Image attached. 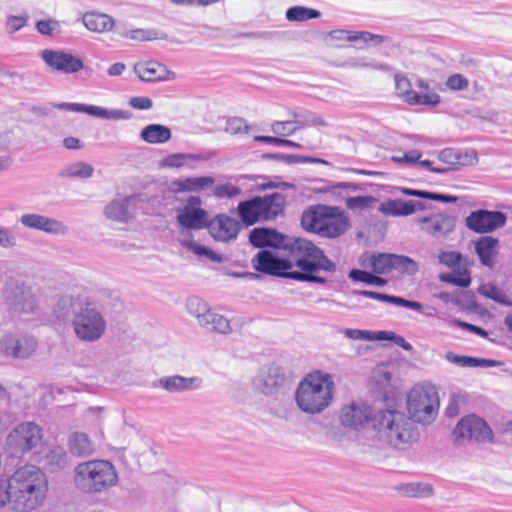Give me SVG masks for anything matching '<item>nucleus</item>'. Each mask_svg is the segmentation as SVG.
Instances as JSON below:
<instances>
[{
    "instance_id": "1",
    "label": "nucleus",
    "mask_w": 512,
    "mask_h": 512,
    "mask_svg": "<svg viewBox=\"0 0 512 512\" xmlns=\"http://www.w3.org/2000/svg\"><path fill=\"white\" fill-rule=\"evenodd\" d=\"M286 250V257H277L266 249L260 250L252 259L253 268L271 276L320 284L326 283V279L316 275L317 272H334L336 269L323 251L309 240L294 238Z\"/></svg>"
},
{
    "instance_id": "2",
    "label": "nucleus",
    "mask_w": 512,
    "mask_h": 512,
    "mask_svg": "<svg viewBox=\"0 0 512 512\" xmlns=\"http://www.w3.org/2000/svg\"><path fill=\"white\" fill-rule=\"evenodd\" d=\"M371 423L377 439L396 449H406L420 438L417 425L398 410H380L373 415Z\"/></svg>"
},
{
    "instance_id": "3",
    "label": "nucleus",
    "mask_w": 512,
    "mask_h": 512,
    "mask_svg": "<svg viewBox=\"0 0 512 512\" xmlns=\"http://www.w3.org/2000/svg\"><path fill=\"white\" fill-rule=\"evenodd\" d=\"M11 478L14 488L13 511L31 512L44 503L48 480L40 468L34 465L19 467Z\"/></svg>"
},
{
    "instance_id": "4",
    "label": "nucleus",
    "mask_w": 512,
    "mask_h": 512,
    "mask_svg": "<svg viewBox=\"0 0 512 512\" xmlns=\"http://www.w3.org/2000/svg\"><path fill=\"white\" fill-rule=\"evenodd\" d=\"M119 483L116 467L109 460L93 459L79 463L73 471L75 488L87 495H101Z\"/></svg>"
},
{
    "instance_id": "5",
    "label": "nucleus",
    "mask_w": 512,
    "mask_h": 512,
    "mask_svg": "<svg viewBox=\"0 0 512 512\" xmlns=\"http://www.w3.org/2000/svg\"><path fill=\"white\" fill-rule=\"evenodd\" d=\"M334 396V382L328 373L315 371L309 373L299 383L295 400L298 408L309 415L326 410Z\"/></svg>"
},
{
    "instance_id": "6",
    "label": "nucleus",
    "mask_w": 512,
    "mask_h": 512,
    "mask_svg": "<svg viewBox=\"0 0 512 512\" xmlns=\"http://www.w3.org/2000/svg\"><path fill=\"white\" fill-rule=\"evenodd\" d=\"M302 227L325 238H337L350 227L349 217L335 206L316 205L304 210Z\"/></svg>"
},
{
    "instance_id": "7",
    "label": "nucleus",
    "mask_w": 512,
    "mask_h": 512,
    "mask_svg": "<svg viewBox=\"0 0 512 512\" xmlns=\"http://www.w3.org/2000/svg\"><path fill=\"white\" fill-rule=\"evenodd\" d=\"M407 408L413 422L430 424L436 418L439 398L433 386H416L408 394Z\"/></svg>"
},
{
    "instance_id": "8",
    "label": "nucleus",
    "mask_w": 512,
    "mask_h": 512,
    "mask_svg": "<svg viewBox=\"0 0 512 512\" xmlns=\"http://www.w3.org/2000/svg\"><path fill=\"white\" fill-rule=\"evenodd\" d=\"M73 331L83 342L93 343L101 339L107 328L106 320L96 305L88 302L80 312L72 318Z\"/></svg>"
},
{
    "instance_id": "9",
    "label": "nucleus",
    "mask_w": 512,
    "mask_h": 512,
    "mask_svg": "<svg viewBox=\"0 0 512 512\" xmlns=\"http://www.w3.org/2000/svg\"><path fill=\"white\" fill-rule=\"evenodd\" d=\"M42 429L34 422L18 424L6 437V449L13 457H21L38 446Z\"/></svg>"
},
{
    "instance_id": "10",
    "label": "nucleus",
    "mask_w": 512,
    "mask_h": 512,
    "mask_svg": "<svg viewBox=\"0 0 512 512\" xmlns=\"http://www.w3.org/2000/svg\"><path fill=\"white\" fill-rule=\"evenodd\" d=\"M201 206V198L190 195L184 205L176 209V221L183 230H201L207 227L209 214Z\"/></svg>"
},
{
    "instance_id": "11",
    "label": "nucleus",
    "mask_w": 512,
    "mask_h": 512,
    "mask_svg": "<svg viewBox=\"0 0 512 512\" xmlns=\"http://www.w3.org/2000/svg\"><path fill=\"white\" fill-rule=\"evenodd\" d=\"M455 442H486L492 439V430L480 417L472 414L462 418L453 430Z\"/></svg>"
},
{
    "instance_id": "12",
    "label": "nucleus",
    "mask_w": 512,
    "mask_h": 512,
    "mask_svg": "<svg viewBox=\"0 0 512 512\" xmlns=\"http://www.w3.org/2000/svg\"><path fill=\"white\" fill-rule=\"evenodd\" d=\"M415 221L423 233L436 240L447 239L456 226V217L447 212L418 217Z\"/></svg>"
},
{
    "instance_id": "13",
    "label": "nucleus",
    "mask_w": 512,
    "mask_h": 512,
    "mask_svg": "<svg viewBox=\"0 0 512 512\" xmlns=\"http://www.w3.org/2000/svg\"><path fill=\"white\" fill-rule=\"evenodd\" d=\"M507 216L501 211L479 209L471 212L465 219L468 229L479 234L489 233L506 224Z\"/></svg>"
},
{
    "instance_id": "14",
    "label": "nucleus",
    "mask_w": 512,
    "mask_h": 512,
    "mask_svg": "<svg viewBox=\"0 0 512 512\" xmlns=\"http://www.w3.org/2000/svg\"><path fill=\"white\" fill-rule=\"evenodd\" d=\"M41 59L52 70L65 74H75L84 68V63L79 57L64 50L44 49L41 52Z\"/></svg>"
},
{
    "instance_id": "15",
    "label": "nucleus",
    "mask_w": 512,
    "mask_h": 512,
    "mask_svg": "<svg viewBox=\"0 0 512 512\" xmlns=\"http://www.w3.org/2000/svg\"><path fill=\"white\" fill-rule=\"evenodd\" d=\"M5 299L16 312L32 313L36 308V299L24 283H10L5 290Z\"/></svg>"
},
{
    "instance_id": "16",
    "label": "nucleus",
    "mask_w": 512,
    "mask_h": 512,
    "mask_svg": "<svg viewBox=\"0 0 512 512\" xmlns=\"http://www.w3.org/2000/svg\"><path fill=\"white\" fill-rule=\"evenodd\" d=\"M140 200L138 195L117 196L104 207V215L110 220L126 223L133 218Z\"/></svg>"
},
{
    "instance_id": "17",
    "label": "nucleus",
    "mask_w": 512,
    "mask_h": 512,
    "mask_svg": "<svg viewBox=\"0 0 512 512\" xmlns=\"http://www.w3.org/2000/svg\"><path fill=\"white\" fill-rule=\"evenodd\" d=\"M285 374L279 366H263L252 380L255 390L265 395L275 394L284 384Z\"/></svg>"
},
{
    "instance_id": "18",
    "label": "nucleus",
    "mask_w": 512,
    "mask_h": 512,
    "mask_svg": "<svg viewBox=\"0 0 512 512\" xmlns=\"http://www.w3.org/2000/svg\"><path fill=\"white\" fill-rule=\"evenodd\" d=\"M396 91L404 102L410 105H425L436 107L440 103V96L437 93L419 94L411 89L410 80L401 74H396L394 77Z\"/></svg>"
},
{
    "instance_id": "19",
    "label": "nucleus",
    "mask_w": 512,
    "mask_h": 512,
    "mask_svg": "<svg viewBox=\"0 0 512 512\" xmlns=\"http://www.w3.org/2000/svg\"><path fill=\"white\" fill-rule=\"evenodd\" d=\"M19 222L28 229L41 231L52 235H64L68 227L60 220L37 213H24Z\"/></svg>"
},
{
    "instance_id": "20",
    "label": "nucleus",
    "mask_w": 512,
    "mask_h": 512,
    "mask_svg": "<svg viewBox=\"0 0 512 512\" xmlns=\"http://www.w3.org/2000/svg\"><path fill=\"white\" fill-rule=\"evenodd\" d=\"M0 349L6 356L26 359L35 353L37 341L28 335L7 336L2 339Z\"/></svg>"
},
{
    "instance_id": "21",
    "label": "nucleus",
    "mask_w": 512,
    "mask_h": 512,
    "mask_svg": "<svg viewBox=\"0 0 512 512\" xmlns=\"http://www.w3.org/2000/svg\"><path fill=\"white\" fill-rule=\"evenodd\" d=\"M206 228L215 240L230 242L237 238L241 225L238 220L226 214H218L212 219L209 218Z\"/></svg>"
},
{
    "instance_id": "22",
    "label": "nucleus",
    "mask_w": 512,
    "mask_h": 512,
    "mask_svg": "<svg viewBox=\"0 0 512 512\" xmlns=\"http://www.w3.org/2000/svg\"><path fill=\"white\" fill-rule=\"evenodd\" d=\"M371 409L363 403L352 402L344 405L339 414L340 423L349 429L364 427L372 419Z\"/></svg>"
},
{
    "instance_id": "23",
    "label": "nucleus",
    "mask_w": 512,
    "mask_h": 512,
    "mask_svg": "<svg viewBox=\"0 0 512 512\" xmlns=\"http://www.w3.org/2000/svg\"><path fill=\"white\" fill-rule=\"evenodd\" d=\"M52 106L60 110L87 113L93 117L102 119L118 120L130 118V113L127 111L117 109L109 110L94 105H86L79 103H53Z\"/></svg>"
},
{
    "instance_id": "24",
    "label": "nucleus",
    "mask_w": 512,
    "mask_h": 512,
    "mask_svg": "<svg viewBox=\"0 0 512 512\" xmlns=\"http://www.w3.org/2000/svg\"><path fill=\"white\" fill-rule=\"evenodd\" d=\"M134 73L143 82H160L174 79V72L158 61L148 60L136 62L133 66Z\"/></svg>"
},
{
    "instance_id": "25",
    "label": "nucleus",
    "mask_w": 512,
    "mask_h": 512,
    "mask_svg": "<svg viewBox=\"0 0 512 512\" xmlns=\"http://www.w3.org/2000/svg\"><path fill=\"white\" fill-rule=\"evenodd\" d=\"M294 238H288L271 228H254L249 234L250 243L257 248L274 247L288 249Z\"/></svg>"
},
{
    "instance_id": "26",
    "label": "nucleus",
    "mask_w": 512,
    "mask_h": 512,
    "mask_svg": "<svg viewBox=\"0 0 512 512\" xmlns=\"http://www.w3.org/2000/svg\"><path fill=\"white\" fill-rule=\"evenodd\" d=\"M259 205L262 221H272L284 214L286 196L274 192L264 196H255Z\"/></svg>"
},
{
    "instance_id": "27",
    "label": "nucleus",
    "mask_w": 512,
    "mask_h": 512,
    "mask_svg": "<svg viewBox=\"0 0 512 512\" xmlns=\"http://www.w3.org/2000/svg\"><path fill=\"white\" fill-rule=\"evenodd\" d=\"M215 179L212 176L187 177L184 179H175L169 185V191L177 193H198L212 188Z\"/></svg>"
},
{
    "instance_id": "28",
    "label": "nucleus",
    "mask_w": 512,
    "mask_h": 512,
    "mask_svg": "<svg viewBox=\"0 0 512 512\" xmlns=\"http://www.w3.org/2000/svg\"><path fill=\"white\" fill-rule=\"evenodd\" d=\"M88 302L89 301L81 298L80 296L65 294L60 296L57 300L54 307V313L57 318L61 320H67L71 316L75 318L76 314L80 312V309H83Z\"/></svg>"
},
{
    "instance_id": "29",
    "label": "nucleus",
    "mask_w": 512,
    "mask_h": 512,
    "mask_svg": "<svg viewBox=\"0 0 512 512\" xmlns=\"http://www.w3.org/2000/svg\"><path fill=\"white\" fill-rule=\"evenodd\" d=\"M392 258L393 253H364L359 264L375 274L383 275L392 272Z\"/></svg>"
},
{
    "instance_id": "30",
    "label": "nucleus",
    "mask_w": 512,
    "mask_h": 512,
    "mask_svg": "<svg viewBox=\"0 0 512 512\" xmlns=\"http://www.w3.org/2000/svg\"><path fill=\"white\" fill-rule=\"evenodd\" d=\"M207 157L203 154L193 153H173L162 158L160 161V167L162 168H189L195 169L198 162L206 161Z\"/></svg>"
},
{
    "instance_id": "31",
    "label": "nucleus",
    "mask_w": 512,
    "mask_h": 512,
    "mask_svg": "<svg viewBox=\"0 0 512 512\" xmlns=\"http://www.w3.org/2000/svg\"><path fill=\"white\" fill-rule=\"evenodd\" d=\"M68 449L76 457L86 458L95 452V443L84 432H74L68 438Z\"/></svg>"
},
{
    "instance_id": "32",
    "label": "nucleus",
    "mask_w": 512,
    "mask_h": 512,
    "mask_svg": "<svg viewBox=\"0 0 512 512\" xmlns=\"http://www.w3.org/2000/svg\"><path fill=\"white\" fill-rule=\"evenodd\" d=\"M498 239L491 236H482L475 244V251L480 262L488 267H493L498 253Z\"/></svg>"
},
{
    "instance_id": "33",
    "label": "nucleus",
    "mask_w": 512,
    "mask_h": 512,
    "mask_svg": "<svg viewBox=\"0 0 512 512\" xmlns=\"http://www.w3.org/2000/svg\"><path fill=\"white\" fill-rule=\"evenodd\" d=\"M196 378H187L180 375L164 376L153 382V387L162 388L169 393L183 392L192 389Z\"/></svg>"
},
{
    "instance_id": "34",
    "label": "nucleus",
    "mask_w": 512,
    "mask_h": 512,
    "mask_svg": "<svg viewBox=\"0 0 512 512\" xmlns=\"http://www.w3.org/2000/svg\"><path fill=\"white\" fill-rule=\"evenodd\" d=\"M82 21L88 30L95 33L109 32L113 29L115 24L111 16L98 12L85 13L82 17Z\"/></svg>"
},
{
    "instance_id": "35",
    "label": "nucleus",
    "mask_w": 512,
    "mask_h": 512,
    "mask_svg": "<svg viewBox=\"0 0 512 512\" xmlns=\"http://www.w3.org/2000/svg\"><path fill=\"white\" fill-rule=\"evenodd\" d=\"M171 131L161 124H149L141 130L140 137L149 144H162L170 140Z\"/></svg>"
},
{
    "instance_id": "36",
    "label": "nucleus",
    "mask_w": 512,
    "mask_h": 512,
    "mask_svg": "<svg viewBox=\"0 0 512 512\" xmlns=\"http://www.w3.org/2000/svg\"><path fill=\"white\" fill-rule=\"evenodd\" d=\"M237 210L241 221L246 226H251L259 221H262V216L256 197L240 202L238 204Z\"/></svg>"
},
{
    "instance_id": "37",
    "label": "nucleus",
    "mask_w": 512,
    "mask_h": 512,
    "mask_svg": "<svg viewBox=\"0 0 512 512\" xmlns=\"http://www.w3.org/2000/svg\"><path fill=\"white\" fill-rule=\"evenodd\" d=\"M379 211L388 216H409L414 213V207L411 201L394 199L383 202L379 207Z\"/></svg>"
},
{
    "instance_id": "38",
    "label": "nucleus",
    "mask_w": 512,
    "mask_h": 512,
    "mask_svg": "<svg viewBox=\"0 0 512 512\" xmlns=\"http://www.w3.org/2000/svg\"><path fill=\"white\" fill-rule=\"evenodd\" d=\"M386 38L382 35L372 34L366 31H353L351 37V43L354 44L356 49L362 50L368 46L378 47Z\"/></svg>"
},
{
    "instance_id": "39",
    "label": "nucleus",
    "mask_w": 512,
    "mask_h": 512,
    "mask_svg": "<svg viewBox=\"0 0 512 512\" xmlns=\"http://www.w3.org/2000/svg\"><path fill=\"white\" fill-rule=\"evenodd\" d=\"M392 271L402 275L414 276L419 271V264L408 256L393 254Z\"/></svg>"
},
{
    "instance_id": "40",
    "label": "nucleus",
    "mask_w": 512,
    "mask_h": 512,
    "mask_svg": "<svg viewBox=\"0 0 512 512\" xmlns=\"http://www.w3.org/2000/svg\"><path fill=\"white\" fill-rule=\"evenodd\" d=\"M286 19L291 22H304L321 16L320 11L304 6H293L286 11Z\"/></svg>"
},
{
    "instance_id": "41",
    "label": "nucleus",
    "mask_w": 512,
    "mask_h": 512,
    "mask_svg": "<svg viewBox=\"0 0 512 512\" xmlns=\"http://www.w3.org/2000/svg\"><path fill=\"white\" fill-rule=\"evenodd\" d=\"M479 293L486 298H489L496 303H499L503 306H512V301L508 299L507 295L503 290L495 286L494 284L487 283L483 284L479 287Z\"/></svg>"
},
{
    "instance_id": "42",
    "label": "nucleus",
    "mask_w": 512,
    "mask_h": 512,
    "mask_svg": "<svg viewBox=\"0 0 512 512\" xmlns=\"http://www.w3.org/2000/svg\"><path fill=\"white\" fill-rule=\"evenodd\" d=\"M379 274L371 273L366 270L352 269L348 277L357 282H362L368 285H375L379 287H383L387 284V280L379 277Z\"/></svg>"
},
{
    "instance_id": "43",
    "label": "nucleus",
    "mask_w": 512,
    "mask_h": 512,
    "mask_svg": "<svg viewBox=\"0 0 512 512\" xmlns=\"http://www.w3.org/2000/svg\"><path fill=\"white\" fill-rule=\"evenodd\" d=\"M180 243L182 246L186 247L189 251L193 252L194 254L198 256H206L210 260L220 263L222 262V257L217 255L214 251L211 249L204 247L195 241H193L192 236L189 235L187 238H183L180 240Z\"/></svg>"
},
{
    "instance_id": "44",
    "label": "nucleus",
    "mask_w": 512,
    "mask_h": 512,
    "mask_svg": "<svg viewBox=\"0 0 512 512\" xmlns=\"http://www.w3.org/2000/svg\"><path fill=\"white\" fill-rule=\"evenodd\" d=\"M94 168L92 165L85 162H76L65 168L62 175L65 177H75L81 179H87L92 177Z\"/></svg>"
},
{
    "instance_id": "45",
    "label": "nucleus",
    "mask_w": 512,
    "mask_h": 512,
    "mask_svg": "<svg viewBox=\"0 0 512 512\" xmlns=\"http://www.w3.org/2000/svg\"><path fill=\"white\" fill-rule=\"evenodd\" d=\"M122 37L136 41H151L155 39H166V35H159L154 29L137 28L121 34Z\"/></svg>"
},
{
    "instance_id": "46",
    "label": "nucleus",
    "mask_w": 512,
    "mask_h": 512,
    "mask_svg": "<svg viewBox=\"0 0 512 512\" xmlns=\"http://www.w3.org/2000/svg\"><path fill=\"white\" fill-rule=\"evenodd\" d=\"M186 308L188 313L197 319L198 323L202 319V315H205L211 309L208 303L196 296L187 299Z\"/></svg>"
},
{
    "instance_id": "47",
    "label": "nucleus",
    "mask_w": 512,
    "mask_h": 512,
    "mask_svg": "<svg viewBox=\"0 0 512 512\" xmlns=\"http://www.w3.org/2000/svg\"><path fill=\"white\" fill-rule=\"evenodd\" d=\"M46 461L51 470L63 469L67 466V454L63 448L55 447L47 454Z\"/></svg>"
},
{
    "instance_id": "48",
    "label": "nucleus",
    "mask_w": 512,
    "mask_h": 512,
    "mask_svg": "<svg viewBox=\"0 0 512 512\" xmlns=\"http://www.w3.org/2000/svg\"><path fill=\"white\" fill-rule=\"evenodd\" d=\"M378 200L373 196H356L347 197L345 205L348 209L353 211H363L371 207Z\"/></svg>"
},
{
    "instance_id": "49",
    "label": "nucleus",
    "mask_w": 512,
    "mask_h": 512,
    "mask_svg": "<svg viewBox=\"0 0 512 512\" xmlns=\"http://www.w3.org/2000/svg\"><path fill=\"white\" fill-rule=\"evenodd\" d=\"M368 187H371V184H356V183H349V182H339L336 184L331 185L327 191L331 193H341L344 192L345 194H351L355 192H365Z\"/></svg>"
},
{
    "instance_id": "50",
    "label": "nucleus",
    "mask_w": 512,
    "mask_h": 512,
    "mask_svg": "<svg viewBox=\"0 0 512 512\" xmlns=\"http://www.w3.org/2000/svg\"><path fill=\"white\" fill-rule=\"evenodd\" d=\"M13 490L14 488L11 477L7 479H0V508L10 504L11 509L13 510Z\"/></svg>"
},
{
    "instance_id": "51",
    "label": "nucleus",
    "mask_w": 512,
    "mask_h": 512,
    "mask_svg": "<svg viewBox=\"0 0 512 512\" xmlns=\"http://www.w3.org/2000/svg\"><path fill=\"white\" fill-rule=\"evenodd\" d=\"M204 328L208 331L220 334H228L232 331L229 320L217 313H215L214 317L211 318V322H209L208 326H205Z\"/></svg>"
},
{
    "instance_id": "52",
    "label": "nucleus",
    "mask_w": 512,
    "mask_h": 512,
    "mask_svg": "<svg viewBox=\"0 0 512 512\" xmlns=\"http://www.w3.org/2000/svg\"><path fill=\"white\" fill-rule=\"evenodd\" d=\"M352 32L345 29L332 30L325 35V41L330 45L341 46L340 43L351 41Z\"/></svg>"
},
{
    "instance_id": "53",
    "label": "nucleus",
    "mask_w": 512,
    "mask_h": 512,
    "mask_svg": "<svg viewBox=\"0 0 512 512\" xmlns=\"http://www.w3.org/2000/svg\"><path fill=\"white\" fill-rule=\"evenodd\" d=\"M300 128L292 121H276L271 125L272 132L280 136H290Z\"/></svg>"
},
{
    "instance_id": "54",
    "label": "nucleus",
    "mask_w": 512,
    "mask_h": 512,
    "mask_svg": "<svg viewBox=\"0 0 512 512\" xmlns=\"http://www.w3.org/2000/svg\"><path fill=\"white\" fill-rule=\"evenodd\" d=\"M251 127L243 118L233 117L227 121L226 131L232 135L240 133H249Z\"/></svg>"
},
{
    "instance_id": "55",
    "label": "nucleus",
    "mask_w": 512,
    "mask_h": 512,
    "mask_svg": "<svg viewBox=\"0 0 512 512\" xmlns=\"http://www.w3.org/2000/svg\"><path fill=\"white\" fill-rule=\"evenodd\" d=\"M241 193V189L232 184H220L216 185L213 189V194L219 198H234Z\"/></svg>"
},
{
    "instance_id": "56",
    "label": "nucleus",
    "mask_w": 512,
    "mask_h": 512,
    "mask_svg": "<svg viewBox=\"0 0 512 512\" xmlns=\"http://www.w3.org/2000/svg\"><path fill=\"white\" fill-rule=\"evenodd\" d=\"M445 85L449 90L462 91L468 88L469 81L462 74L455 73L447 78Z\"/></svg>"
},
{
    "instance_id": "57",
    "label": "nucleus",
    "mask_w": 512,
    "mask_h": 512,
    "mask_svg": "<svg viewBox=\"0 0 512 512\" xmlns=\"http://www.w3.org/2000/svg\"><path fill=\"white\" fill-rule=\"evenodd\" d=\"M440 280L445 283L466 288L470 285L471 279L468 275H455L451 273H443L439 276Z\"/></svg>"
},
{
    "instance_id": "58",
    "label": "nucleus",
    "mask_w": 512,
    "mask_h": 512,
    "mask_svg": "<svg viewBox=\"0 0 512 512\" xmlns=\"http://www.w3.org/2000/svg\"><path fill=\"white\" fill-rule=\"evenodd\" d=\"M16 247V236L7 227L0 226V248L4 250H11Z\"/></svg>"
},
{
    "instance_id": "59",
    "label": "nucleus",
    "mask_w": 512,
    "mask_h": 512,
    "mask_svg": "<svg viewBox=\"0 0 512 512\" xmlns=\"http://www.w3.org/2000/svg\"><path fill=\"white\" fill-rule=\"evenodd\" d=\"M457 166H474L478 163L479 158L474 150H457Z\"/></svg>"
},
{
    "instance_id": "60",
    "label": "nucleus",
    "mask_w": 512,
    "mask_h": 512,
    "mask_svg": "<svg viewBox=\"0 0 512 512\" xmlns=\"http://www.w3.org/2000/svg\"><path fill=\"white\" fill-rule=\"evenodd\" d=\"M347 66H350V67H354V68H357V67H361V68H371V69H374V70H387L388 69V66L385 65V64H382V63H377V62H374V61H367L366 58H353V59H350L349 62L347 63Z\"/></svg>"
},
{
    "instance_id": "61",
    "label": "nucleus",
    "mask_w": 512,
    "mask_h": 512,
    "mask_svg": "<svg viewBox=\"0 0 512 512\" xmlns=\"http://www.w3.org/2000/svg\"><path fill=\"white\" fill-rule=\"evenodd\" d=\"M28 14L23 13L19 16L11 15L7 18L6 28L9 33H14L24 27L28 21Z\"/></svg>"
},
{
    "instance_id": "62",
    "label": "nucleus",
    "mask_w": 512,
    "mask_h": 512,
    "mask_svg": "<svg viewBox=\"0 0 512 512\" xmlns=\"http://www.w3.org/2000/svg\"><path fill=\"white\" fill-rule=\"evenodd\" d=\"M438 159L442 163L446 164V167L457 169V150L453 148H445L438 153Z\"/></svg>"
},
{
    "instance_id": "63",
    "label": "nucleus",
    "mask_w": 512,
    "mask_h": 512,
    "mask_svg": "<svg viewBox=\"0 0 512 512\" xmlns=\"http://www.w3.org/2000/svg\"><path fill=\"white\" fill-rule=\"evenodd\" d=\"M438 259L441 264L449 268H456L460 266L461 254L454 251L442 252Z\"/></svg>"
},
{
    "instance_id": "64",
    "label": "nucleus",
    "mask_w": 512,
    "mask_h": 512,
    "mask_svg": "<svg viewBox=\"0 0 512 512\" xmlns=\"http://www.w3.org/2000/svg\"><path fill=\"white\" fill-rule=\"evenodd\" d=\"M59 22L53 19L39 20L36 23V29L42 35L52 36L59 29Z\"/></svg>"
}]
</instances>
